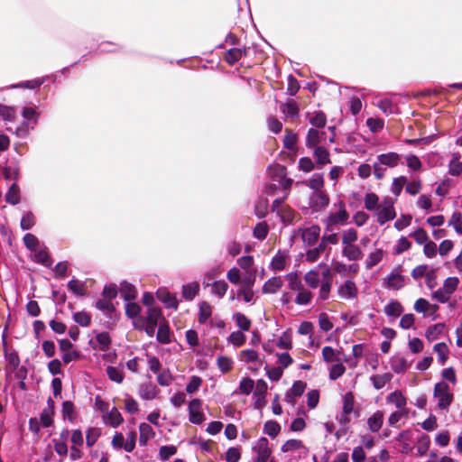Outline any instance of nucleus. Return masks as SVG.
I'll return each instance as SVG.
<instances>
[{"label": "nucleus", "instance_id": "nucleus-1", "mask_svg": "<svg viewBox=\"0 0 462 462\" xmlns=\"http://www.w3.org/2000/svg\"><path fill=\"white\" fill-rule=\"evenodd\" d=\"M401 161V155L390 152L377 155L376 161L373 163V174L376 180H382L386 174L387 168L396 167Z\"/></svg>", "mask_w": 462, "mask_h": 462}, {"label": "nucleus", "instance_id": "nucleus-2", "mask_svg": "<svg viewBox=\"0 0 462 462\" xmlns=\"http://www.w3.org/2000/svg\"><path fill=\"white\" fill-rule=\"evenodd\" d=\"M335 207H337V211L329 212L322 220L326 232L336 231L339 226H344L348 222L349 214L346 211L345 203L339 201L337 204H335Z\"/></svg>", "mask_w": 462, "mask_h": 462}, {"label": "nucleus", "instance_id": "nucleus-3", "mask_svg": "<svg viewBox=\"0 0 462 462\" xmlns=\"http://www.w3.org/2000/svg\"><path fill=\"white\" fill-rule=\"evenodd\" d=\"M335 137L334 127H328V129L310 128L305 143L308 148H315L319 145L324 146L328 143H334Z\"/></svg>", "mask_w": 462, "mask_h": 462}, {"label": "nucleus", "instance_id": "nucleus-4", "mask_svg": "<svg viewBox=\"0 0 462 462\" xmlns=\"http://www.w3.org/2000/svg\"><path fill=\"white\" fill-rule=\"evenodd\" d=\"M287 199V192L278 196L273 202L272 210L276 212L282 223L291 225L300 219V215L283 202Z\"/></svg>", "mask_w": 462, "mask_h": 462}, {"label": "nucleus", "instance_id": "nucleus-5", "mask_svg": "<svg viewBox=\"0 0 462 462\" xmlns=\"http://www.w3.org/2000/svg\"><path fill=\"white\" fill-rule=\"evenodd\" d=\"M376 221L380 226L384 225L396 217L394 208V200L390 198H384L375 210Z\"/></svg>", "mask_w": 462, "mask_h": 462}, {"label": "nucleus", "instance_id": "nucleus-6", "mask_svg": "<svg viewBox=\"0 0 462 462\" xmlns=\"http://www.w3.org/2000/svg\"><path fill=\"white\" fill-rule=\"evenodd\" d=\"M433 395L438 401V407L441 410H448L453 401V393L450 387L444 381L435 384Z\"/></svg>", "mask_w": 462, "mask_h": 462}, {"label": "nucleus", "instance_id": "nucleus-7", "mask_svg": "<svg viewBox=\"0 0 462 462\" xmlns=\"http://www.w3.org/2000/svg\"><path fill=\"white\" fill-rule=\"evenodd\" d=\"M292 184V180L288 178H282L280 180L279 184H269L266 186L263 193L266 197L268 196H282L285 192H287V197L289 196V192L291 189V186Z\"/></svg>", "mask_w": 462, "mask_h": 462}, {"label": "nucleus", "instance_id": "nucleus-8", "mask_svg": "<svg viewBox=\"0 0 462 462\" xmlns=\"http://www.w3.org/2000/svg\"><path fill=\"white\" fill-rule=\"evenodd\" d=\"M329 204V197L325 190L311 192L310 195L309 205L314 212H319L325 209Z\"/></svg>", "mask_w": 462, "mask_h": 462}, {"label": "nucleus", "instance_id": "nucleus-9", "mask_svg": "<svg viewBox=\"0 0 462 462\" xmlns=\"http://www.w3.org/2000/svg\"><path fill=\"white\" fill-rule=\"evenodd\" d=\"M134 320H143L145 325H152L153 327H159L166 319L162 316V310L159 308L151 307L148 309L145 316H141Z\"/></svg>", "mask_w": 462, "mask_h": 462}, {"label": "nucleus", "instance_id": "nucleus-10", "mask_svg": "<svg viewBox=\"0 0 462 462\" xmlns=\"http://www.w3.org/2000/svg\"><path fill=\"white\" fill-rule=\"evenodd\" d=\"M189 419L193 424H201L205 420L202 412V402L199 399H193L189 403Z\"/></svg>", "mask_w": 462, "mask_h": 462}, {"label": "nucleus", "instance_id": "nucleus-11", "mask_svg": "<svg viewBox=\"0 0 462 462\" xmlns=\"http://www.w3.org/2000/svg\"><path fill=\"white\" fill-rule=\"evenodd\" d=\"M400 268L393 271L383 282V284L386 288L391 290H401L404 287L406 282V277L400 273Z\"/></svg>", "mask_w": 462, "mask_h": 462}, {"label": "nucleus", "instance_id": "nucleus-12", "mask_svg": "<svg viewBox=\"0 0 462 462\" xmlns=\"http://www.w3.org/2000/svg\"><path fill=\"white\" fill-rule=\"evenodd\" d=\"M253 449L256 453L254 462H267L271 456V449L268 446L266 438H261L257 440Z\"/></svg>", "mask_w": 462, "mask_h": 462}, {"label": "nucleus", "instance_id": "nucleus-13", "mask_svg": "<svg viewBox=\"0 0 462 462\" xmlns=\"http://www.w3.org/2000/svg\"><path fill=\"white\" fill-rule=\"evenodd\" d=\"M298 232L306 245H313L319 237L320 227L318 225H312L306 228H299Z\"/></svg>", "mask_w": 462, "mask_h": 462}, {"label": "nucleus", "instance_id": "nucleus-14", "mask_svg": "<svg viewBox=\"0 0 462 462\" xmlns=\"http://www.w3.org/2000/svg\"><path fill=\"white\" fill-rule=\"evenodd\" d=\"M338 296L344 300H353L357 297L358 289L352 280H346L337 288Z\"/></svg>", "mask_w": 462, "mask_h": 462}, {"label": "nucleus", "instance_id": "nucleus-15", "mask_svg": "<svg viewBox=\"0 0 462 462\" xmlns=\"http://www.w3.org/2000/svg\"><path fill=\"white\" fill-rule=\"evenodd\" d=\"M267 392V383L263 380L256 382L255 390L254 393V407L262 409L265 404V393Z\"/></svg>", "mask_w": 462, "mask_h": 462}, {"label": "nucleus", "instance_id": "nucleus-16", "mask_svg": "<svg viewBox=\"0 0 462 462\" xmlns=\"http://www.w3.org/2000/svg\"><path fill=\"white\" fill-rule=\"evenodd\" d=\"M342 245V255L348 261H358L363 257V251L356 243Z\"/></svg>", "mask_w": 462, "mask_h": 462}, {"label": "nucleus", "instance_id": "nucleus-17", "mask_svg": "<svg viewBox=\"0 0 462 462\" xmlns=\"http://www.w3.org/2000/svg\"><path fill=\"white\" fill-rule=\"evenodd\" d=\"M313 149V157L318 168H323L325 165L331 163L329 152L325 146L319 145Z\"/></svg>", "mask_w": 462, "mask_h": 462}, {"label": "nucleus", "instance_id": "nucleus-18", "mask_svg": "<svg viewBox=\"0 0 462 462\" xmlns=\"http://www.w3.org/2000/svg\"><path fill=\"white\" fill-rule=\"evenodd\" d=\"M289 260V254L286 251H279L272 259L270 267L274 272L283 271Z\"/></svg>", "mask_w": 462, "mask_h": 462}, {"label": "nucleus", "instance_id": "nucleus-19", "mask_svg": "<svg viewBox=\"0 0 462 462\" xmlns=\"http://www.w3.org/2000/svg\"><path fill=\"white\" fill-rule=\"evenodd\" d=\"M102 419L105 424L113 428L118 427L124 421L121 413L116 408L108 410L105 414L102 415Z\"/></svg>", "mask_w": 462, "mask_h": 462}, {"label": "nucleus", "instance_id": "nucleus-20", "mask_svg": "<svg viewBox=\"0 0 462 462\" xmlns=\"http://www.w3.org/2000/svg\"><path fill=\"white\" fill-rule=\"evenodd\" d=\"M332 282L330 272L327 270L323 273V281L321 282L318 300H326L329 298Z\"/></svg>", "mask_w": 462, "mask_h": 462}, {"label": "nucleus", "instance_id": "nucleus-21", "mask_svg": "<svg viewBox=\"0 0 462 462\" xmlns=\"http://www.w3.org/2000/svg\"><path fill=\"white\" fill-rule=\"evenodd\" d=\"M334 271L341 276L355 275L357 273L359 266L357 263L346 264L342 262L333 263Z\"/></svg>", "mask_w": 462, "mask_h": 462}, {"label": "nucleus", "instance_id": "nucleus-22", "mask_svg": "<svg viewBox=\"0 0 462 462\" xmlns=\"http://www.w3.org/2000/svg\"><path fill=\"white\" fill-rule=\"evenodd\" d=\"M280 111L286 118L294 119L299 116V107L295 101L289 100L280 105Z\"/></svg>", "mask_w": 462, "mask_h": 462}, {"label": "nucleus", "instance_id": "nucleus-23", "mask_svg": "<svg viewBox=\"0 0 462 462\" xmlns=\"http://www.w3.org/2000/svg\"><path fill=\"white\" fill-rule=\"evenodd\" d=\"M283 285V282L280 276H274L265 282L263 286V293L273 294L277 292Z\"/></svg>", "mask_w": 462, "mask_h": 462}, {"label": "nucleus", "instance_id": "nucleus-24", "mask_svg": "<svg viewBox=\"0 0 462 462\" xmlns=\"http://www.w3.org/2000/svg\"><path fill=\"white\" fill-rule=\"evenodd\" d=\"M139 443L141 446H145L147 442L153 439L155 436V432L152 430V428L150 426V424L143 422L139 426Z\"/></svg>", "mask_w": 462, "mask_h": 462}, {"label": "nucleus", "instance_id": "nucleus-25", "mask_svg": "<svg viewBox=\"0 0 462 462\" xmlns=\"http://www.w3.org/2000/svg\"><path fill=\"white\" fill-rule=\"evenodd\" d=\"M68 434L69 432L66 430L61 433L60 439H52L54 450L60 457H65L68 454V445L66 442Z\"/></svg>", "mask_w": 462, "mask_h": 462}, {"label": "nucleus", "instance_id": "nucleus-26", "mask_svg": "<svg viewBox=\"0 0 462 462\" xmlns=\"http://www.w3.org/2000/svg\"><path fill=\"white\" fill-rule=\"evenodd\" d=\"M246 55V49L245 48H233L226 51L225 54V60L229 65H234L238 60H241L243 56Z\"/></svg>", "mask_w": 462, "mask_h": 462}, {"label": "nucleus", "instance_id": "nucleus-27", "mask_svg": "<svg viewBox=\"0 0 462 462\" xmlns=\"http://www.w3.org/2000/svg\"><path fill=\"white\" fill-rule=\"evenodd\" d=\"M383 422V412L382 411H376L372 416H370L367 420L368 429L372 432H377Z\"/></svg>", "mask_w": 462, "mask_h": 462}, {"label": "nucleus", "instance_id": "nucleus-28", "mask_svg": "<svg viewBox=\"0 0 462 462\" xmlns=\"http://www.w3.org/2000/svg\"><path fill=\"white\" fill-rule=\"evenodd\" d=\"M53 402L49 399L48 407L43 409L42 411L39 420L43 427H50L52 424V416H53Z\"/></svg>", "mask_w": 462, "mask_h": 462}, {"label": "nucleus", "instance_id": "nucleus-29", "mask_svg": "<svg viewBox=\"0 0 462 462\" xmlns=\"http://www.w3.org/2000/svg\"><path fill=\"white\" fill-rule=\"evenodd\" d=\"M385 254V251L383 249H376L374 252H371L365 261L366 269L370 270L376 264H378L383 258Z\"/></svg>", "mask_w": 462, "mask_h": 462}, {"label": "nucleus", "instance_id": "nucleus-30", "mask_svg": "<svg viewBox=\"0 0 462 462\" xmlns=\"http://www.w3.org/2000/svg\"><path fill=\"white\" fill-rule=\"evenodd\" d=\"M139 394L143 400H153L157 397L158 389L152 383H145L140 386Z\"/></svg>", "mask_w": 462, "mask_h": 462}, {"label": "nucleus", "instance_id": "nucleus-31", "mask_svg": "<svg viewBox=\"0 0 462 462\" xmlns=\"http://www.w3.org/2000/svg\"><path fill=\"white\" fill-rule=\"evenodd\" d=\"M296 291H297V295L294 300L296 304L308 305L310 303L313 295L309 289H307L303 286L300 289L297 290Z\"/></svg>", "mask_w": 462, "mask_h": 462}, {"label": "nucleus", "instance_id": "nucleus-32", "mask_svg": "<svg viewBox=\"0 0 462 462\" xmlns=\"http://www.w3.org/2000/svg\"><path fill=\"white\" fill-rule=\"evenodd\" d=\"M199 284L197 282H193L182 286V296L187 300H192L199 293Z\"/></svg>", "mask_w": 462, "mask_h": 462}, {"label": "nucleus", "instance_id": "nucleus-33", "mask_svg": "<svg viewBox=\"0 0 462 462\" xmlns=\"http://www.w3.org/2000/svg\"><path fill=\"white\" fill-rule=\"evenodd\" d=\"M403 311V308L402 304L397 300H391L385 307H384V313L391 318H397L399 317Z\"/></svg>", "mask_w": 462, "mask_h": 462}, {"label": "nucleus", "instance_id": "nucleus-34", "mask_svg": "<svg viewBox=\"0 0 462 462\" xmlns=\"http://www.w3.org/2000/svg\"><path fill=\"white\" fill-rule=\"evenodd\" d=\"M106 370V374L111 381H113L116 383H123L124 378H125L123 368L117 367V366H113V365H108Z\"/></svg>", "mask_w": 462, "mask_h": 462}, {"label": "nucleus", "instance_id": "nucleus-35", "mask_svg": "<svg viewBox=\"0 0 462 462\" xmlns=\"http://www.w3.org/2000/svg\"><path fill=\"white\" fill-rule=\"evenodd\" d=\"M307 185L312 189V192L324 190V179L320 173H315L309 179Z\"/></svg>", "mask_w": 462, "mask_h": 462}, {"label": "nucleus", "instance_id": "nucleus-36", "mask_svg": "<svg viewBox=\"0 0 462 462\" xmlns=\"http://www.w3.org/2000/svg\"><path fill=\"white\" fill-rule=\"evenodd\" d=\"M157 340L162 344H169L171 342V331L167 321L160 324L156 334Z\"/></svg>", "mask_w": 462, "mask_h": 462}, {"label": "nucleus", "instance_id": "nucleus-37", "mask_svg": "<svg viewBox=\"0 0 462 462\" xmlns=\"http://www.w3.org/2000/svg\"><path fill=\"white\" fill-rule=\"evenodd\" d=\"M120 293L125 301H130L136 298L135 288L126 282L121 283Z\"/></svg>", "mask_w": 462, "mask_h": 462}, {"label": "nucleus", "instance_id": "nucleus-38", "mask_svg": "<svg viewBox=\"0 0 462 462\" xmlns=\"http://www.w3.org/2000/svg\"><path fill=\"white\" fill-rule=\"evenodd\" d=\"M392 379V374L385 373L383 374H375L370 377L374 387L376 390H380L385 386V384Z\"/></svg>", "mask_w": 462, "mask_h": 462}, {"label": "nucleus", "instance_id": "nucleus-39", "mask_svg": "<svg viewBox=\"0 0 462 462\" xmlns=\"http://www.w3.org/2000/svg\"><path fill=\"white\" fill-rule=\"evenodd\" d=\"M254 386V382L249 377H244L240 383L237 390L234 393H242L248 395L252 393Z\"/></svg>", "mask_w": 462, "mask_h": 462}, {"label": "nucleus", "instance_id": "nucleus-40", "mask_svg": "<svg viewBox=\"0 0 462 462\" xmlns=\"http://www.w3.org/2000/svg\"><path fill=\"white\" fill-rule=\"evenodd\" d=\"M357 231L353 227L344 229L341 233L342 245L354 244L357 241Z\"/></svg>", "mask_w": 462, "mask_h": 462}, {"label": "nucleus", "instance_id": "nucleus-41", "mask_svg": "<svg viewBox=\"0 0 462 462\" xmlns=\"http://www.w3.org/2000/svg\"><path fill=\"white\" fill-rule=\"evenodd\" d=\"M434 351L438 355L439 362L441 365H445L448 358V347L446 343H438L433 347Z\"/></svg>", "mask_w": 462, "mask_h": 462}, {"label": "nucleus", "instance_id": "nucleus-42", "mask_svg": "<svg viewBox=\"0 0 462 462\" xmlns=\"http://www.w3.org/2000/svg\"><path fill=\"white\" fill-rule=\"evenodd\" d=\"M444 324L438 323L429 327L426 330L425 337L429 341H434L438 339L439 336L443 332Z\"/></svg>", "mask_w": 462, "mask_h": 462}, {"label": "nucleus", "instance_id": "nucleus-43", "mask_svg": "<svg viewBox=\"0 0 462 462\" xmlns=\"http://www.w3.org/2000/svg\"><path fill=\"white\" fill-rule=\"evenodd\" d=\"M387 401L391 403H393L398 409H402L407 403L406 398L401 392L398 391L390 393L387 397Z\"/></svg>", "mask_w": 462, "mask_h": 462}, {"label": "nucleus", "instance_id": "nucleus-44", "mask_svg": "<svg viewBox=\"0 0 462 462\" xmlns=\"http://www.w3.org/2000/svg\"><path fill=\"white\" fill-rule=\"evenodd\" d=\"M310 123L313 125L312 128L325 129L327 124V117L324 113L317 112L309 118Z\"/></svg>", "mask_w": 462, "mask_h": 462}, {"label": "nucleus", "instance_id": "nucleus-45", "mask_svg": "<svg viewBox=\"0 0 462 462\" xmlns=\"http://www.w3.org/2000/svg\"><path fill=\"white\" fill-rule=\"evenodd\" d=\"M97 347L100 351H106L111 344V338L107 332H101L96 336Z\"/></svg>", "mask_w": 462, "mask_h": 462}, {"label": "nucleus", "instance_id": "nucleus-46", "mask_svg": "<svg viewBox=\"0 0 462 462\" xmlns=\"http://www.w3.org/2000/svg\"><path fill=\"white\" fill-rule=\"evenodd\" d=\"M430 445V439L428 435L422 434L417 439V452L420 456H424L429 450Z\"/></svg>", "mask_w": 462, "mask_h": 462}, {"label": "nucleus", "instance_id": "nucleus-47", "mask_svg": "<svg viewBox=\"0 0 462 462\" xmlns=\"http://www.w3.org/2000/svg\"><path fill=\"white\" fill-rule=\"evenodd\" d=\"M5 200L12 204L16 205L20 201V189L17 184L14 183L9 188V190L7 191L5 195Z\"/></svg>", "mask_w": 462, "mask_h": 462}, {"label": "nucleus", "instance_id": "nucleus-48", "mask_svg": "<svg viewBox=\"0 0 462 462\" xmlns=\"http://www.w3.org/2000/svg\"><path fill=\"white\" fill-rule=\"evenodd\" d=\"M304 281L310 288L316 289L319 284V274L315 270L309 271L304 275Z\"/></svg>", "mask_w": 462, "mask_h": 462}, {"label": "nucleus", "instance_id": "nucleus-49", "mask_svg": "<svg viewBox=\"0 0 462 462\" xmlns=\"http://www.w3.org/2000/svg\"><path fill=\"white\" fill-rule=\"evenodd\" d=\"M355 399L351 392L346 393L343 396V411L346 416L352 413L354 410Z\"/></svg>", "mask_w": 462, "mask_h": 462}, {"label": "nucleus", "instance_id": "nucleus-50", "mask_svg": "<svg viewBox=\"0 0 462 462\" xmlns=\"http://www.w3.org/2000/svg\"><path fill=\"white\" fill-rule=\"evenodd\" d=\"M233 319L236 321L237 327L244 331H248L251 327L250 319L240 312H236L233 316Z\"/></svg>", "mask_w": 462, "mask_h": 462}, {"label": "nucleus", "instance_id": "nucleus-51", "mask_svg": "<svg viewBox=\"0 0 462 462\" xmlns=\"http://www.w3.org/2000/svg\"><path fill=\"white\" fill-rule=\"evenodd\" d=\"M62 414H63V418L65 420H68L71 422L75 420V419H76L75 408H74V404L71 402L66 401L63 402Z\"/></svg>", "mask_w": 462, "mask_h": 462}, {"label": "nucleus", "instance_id": "nucleus-52", "mask_svg": "<svg viewBox=\"0 0 462 462\" xmlns=\"http://www.w3.org/2000/svg\"><path fill=\"white\" fill-rule=\"evenodd\" d=\"M407 179L405 176H400L397 178H394L393 180L392 185H391V191L393 195L398 197L402 190L403 186L406 184Z\"/></svg>", "mask_w": 462, "mask_h": 462}, {"label": "nucleus", "instance_id": "nucleus-53", "mask_svg": "<svg viewBox=\"0 0 462 462\" xmlns=\"http://www.w3.org/2000/svg\"><path fill=\"white\" fill-rule=\"evenodd\" d=\"M376 106L385 115H392V114H394L396 112V106L388 98H384V99L379 100Z\"/></svg>", "mask_w": 462, "mask_h": 462}, {"label": "nucleus", "instance_id": "nucleus-54", "mask_svg": "<svg viewBox=\"0 0 462 462\" xmlns=\"http://www.w3.org/2000/svg\"><path fill=\"white\" fill-rule=\"evenodd\" d=\"M212 314L211 306L206 302L202 301L199 304V323H205Z\"/></svg>", "mask_w": 462, "mask_h": 462}, {"label": "nucleus", "instance_id": "nucleus-55", "mask_svg": "<svg viewBox=\"0 0 462 462\" xmlns=\"http://www.w3.org/2000/svg\"><path fill=\"white\" fill-rule=\"evenodd\" d=\"M269 227L266 222L258 223L253 231L254 236L259 240H263L268 235Z\"/></svg>", "mask_w": 462, "mask_h": 462}, {"label": "nucleus", "instance_id": "nucleus-56", "mask_svg": "<svg viewBox=\"0 0 462 462\" xmlns=\"http://www.w3.org/2000/svg\"><path fill=\"white\" fill-rule=\"evenodd\" d=\"M322 356L327 363L339 362L338 352L331 346H324L322 349Z\"/></svg>", "mask_w": 462, "mask_h": 462}, {"label": "nucleus", "instance_id": "nucleus-57", "mask_svg": "<svg viewBox=\"0 0 462 462\" xmlns=\"http://www.w3.org/2000/svg\"><path fill=\"white\" fill-rule=\"evenodd\" d=\"M212 293L219 298L224 297L228 289V284L225 281H215L212 284Z\"/></svg>", "mask_w": 462, "mask_h": 462}, {"label": "nucleus", "instance_id": "nucleus-58", "mask_svg": "<svg viewBox=\"0 0 462 462\" xmlns=\"http://www.w3.org/2000/svg\"><path fill=\"white\" fill-rule=\"evenodd\" d=\"M365 208L367 210H376V208L379 206V198L374 193H367L365 197Z\"/></svg>", "mask_w": 462, "mask_h": 462}, {"label": "nucleus", "instance_id": "nucleus-59", "mask_svg": "<svg viewBox=\"0 0 462 462\" xmlns=\"http://www.w3.org/2000/svg\"><path fill=\"white\" fill-rule=\"evenodd\" d=\"M100 435H101L100 429H98V428H89L87 430V435H86L87 445L88 447L94 446L95 443L97 442V440L98 439V438L100 437Z\"/></svg>", "mask_w": 462, "mask_h": 462}, {"label": "nucleus", "instance_id": "nucleus-60", "mask_svg": "<svg viewBox=\"0 0 462 462\" xmlns=\"http://www.w3.org/2000/svg\"><path fill=\"white\" fill-rule=\"evenodd\" d=\"M297 143V134L290 129L285 130L283 139L284 146L289 150H294Z\"/></svg>", "mask_w": 462, "mask_h": 462}, {"label": "nucleus", "instance_id": "nucleus-61", "mask_svg": "<svg viewBox=\"0 0 462 462\" xmlns=\"http://www.w3.org/2000/svg\"><path fill=\"white\" fill-rule=\"evenodd\" d=\"M328 234H324L321 237L320 245H323L325 249L327 245H337L339 242V236L337 233L335 231L328 232Z\"/></svg>", "mask_w": 462, "mask_h": 462}, {"label": "nucleus", "instance_id": "nucleus-62", "mask_svg": "<svg viewBox=\"0 0 462 462\" xmlns=\"http://www.w3.org/2000/svg\"><path fill=\"white\" fill-rule=\"evenodd\" d=\"M458 284H459L458 278L448 277L444 281L442 288L444 289V291H446V292H448L449 295H451L455 292Z\"/></svg>", "mask_w": 462, "mask_h": 462}, {"label": "nucleus", "instance_id": "nucleus-63", "mask_svg": "<svg viewBox=\"0 0 462 462\" xmlns=\"http://www.w3.org/2000/svg\"><path fill=\"white\" fill-rule=\"evenodd\" d=\"M448 225L453 226L458 235H462V214L460 212H454Z\"/></svg>", "mask_w": 462, "mask_h": 462}, {"label": "nucleus", "instance_id": "nucleus-64", "mask_svg": "<svg viewBox=\"0 0 462 462\" xmlns=\"http://www.w3.org/2000/svg\"><path fill=\"white\" fill-rule=\"evenodd\" d=\"M68 287L76 295H85V285L79 280L72 279L70 282H69Z\"/></svg>", "mask_w": 462, "mask_h": 462}]
</instances>
